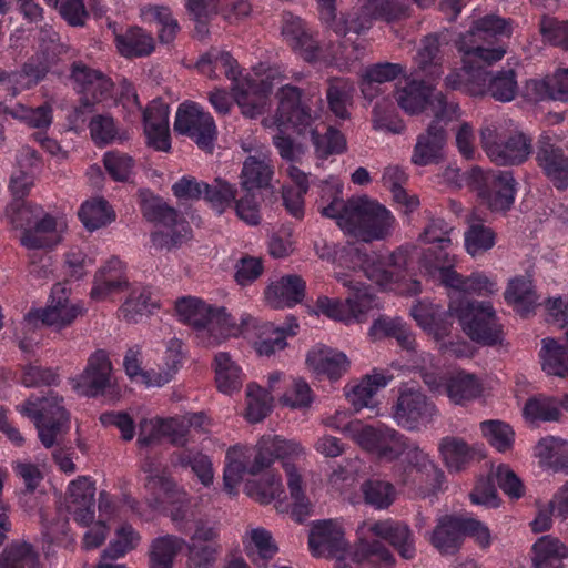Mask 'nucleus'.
Instances as JSON below:
<instances>
[{
  "label": "nucleus",
  "mask_w": 568,
  "mask_h": 568,
  "mask_svg": "<svg viewBox=\"0 0 568 568\" xmlns=\"http://www.w3.org/2000/svg\"><path fill=\"white\" fill-rule=\"evenodd\" d=\"M509 23L497 16H486L473 22L469 30L460 34L456 42L463 53V68L452 71L445 83L453 90H464L471 95L486 92V69L500 61L506 50L493 45L497 37H509Z\"/></svg>",
  "instance_id": "nucleus-1"
},
{
  "label": "nucleus",
  "mask_w": 568,
  "mask_h": 568,
  "mask_svg": "<svg viewBox=\"0 0 568 568\" xmlns=\"http://www.w3.org/2000/svg\"><path fill=\"white\" fill-rule=\"evenodd\" d=\"M374 537L388 541L404 559L416 555L415 539L410 528L392 519L362 521L356 528V545L353 559L369 568H393L396 560L389 549Z\"/></svg>",
  "instance_id": "nucleus-2"
},
{
  "label": "nucleus",
  "mask_w": 568,
  "mask_h": 568,
  "mask_svg": "<svg viewBox=\"0 0 568 568\" xmlns=\"http://www.w3.org/2000/svg\"><path fill=\"white\" fill-rule=\"evenodd\" d=\"M321 212L323 216L335 220L344 233L364 242L386 239L396 223L388 209L367 196L352 197L346 202L334 196Z\"/></svg>",
  "instance_id": "nucleus-3"
},
{
  "label": "nucleus",
  "mask_w": 568,
  "mask_h": 568,
  "mask_svg": "<svg viewBox=\"0 0 568 568\" xmlns=\"http://www.w3.org/2000/svg\"><path fill=\"white\" fill-rule=\"evenodd\" d=\"M304 453L305 449L300 442L285 439L277 435L263 436L258 440L255 452L245 446H233L226 453L225 490L230 495H234L245 473L257 474L270 467L276 458H297Z\"/></svg>",
  "instance_id": "nucleus-4"
},
{
  "label": "nucleus",
  "mask_w": 568,
  "mask_h": 568,
  "mask_svg": "<svg viewBox=\"0 0 568 568\" xmlns=\"http://www.w3.org/2000/svg\"><path fill=\"white\" fill-rule=\"evenodd\" d=\"M406 453L409 467L400 477L404 485H412L423 496L440 489L444 481V473L417 445H410L404 435L387 427L381 439L376 456L393 460Z\"/></svg>",
  "instance_id": "nucleus-5"
},
{
  "label": "nucleus",
  "mask_w": 568,
  "mask_h": 568,
  "mask_svg": "<svg viewBox=\"0 0 568 568\" xmlns=\"http://www.w3.org/2000/svg\"><path fill=\"white\" fill-rule=\"evenodd\" d=\"M277 126L283 136L280 142L311 141L321 142L324 134L325 142H345L346 136L336 128L325 124L313 128L311 111L302 101L298 88L285 84L280 88Z\"/></svg>",
  "instance_id": "nucleus-6"
},
{
  "label": "nucleus",
  "mask_w": 568,
  "mask_h": 568,
  "mask_svg": "<svg viewBox=\"0 0 568 568\" xmlns=\"http://www.w3.org/2000/svg\"><path fill=\"white\" fill-rule=\"evenodd\" d=\"M415 250L414 244H407L388 255L376 252L363 254L356 251L352 255L351 262L359 266L361 272L379 287L400 294L415 295L420 292V283L416 280H405L408 260Z\"/></svg>",
  "instance_id": "nucleus-7"
},
{
  "label": "nucleus",
  "mask_w": 568,
  "mask_h": 568,
  "mask_svg": "<svg viewBox=\"0 0 568 568\" xmlns=\"http://www.w3.org/2000/svg\"><path fill=\"white\" fill-rule=\"evenodd\" d=\"M62 400L53 394L42 398L31 396L16 407L22 416L33 422L38 438L45 448L61 444L70 430V416Z\"/></svg>",
  "instance_id": "nucleus-8"
},
{
  "label": "nucleus",
  "mask_w": 568,
  "mask_h": 568,
  "mask_svg": "<svg viewBox=\"0 0 568 568\" xmlns=\"http://www.w3.org/2000/svg\"><path fill=\"white\" fill-rule=\"evenodd\" d=\"M419 361L417 368L424 383L432 392L445 393L453 404L466 405L483 396L485 386L479 376L466 371H455L444 378L434 365L432 354L422 353Z\"/></svg>",
  "instance_id": "nucleus-9"
},
{
  "label": "nucleus",
  "mask_w": 568,
  "mask_h": 568,
  "mask_svg": "<svg viewBox=\"0 0 568 568\" xmlns=\"http://www.w3.org/2000/svg\"><path fill=\"white\" fill-rule=\"evenodd\" d=\"M410 315L417 325L432 336L443 354L466 357L471 354L468 343L460 339H447L453 327L450 306L442 311L440 306L427 300L417 301L410 308Z\"/></svg>",
  "instance_id": "nucleus-10"
},
{
  "label": "nucleus",
  "mask_w": 568,
  "mask_h": 568,
  "mask_svg": "<svg viewBox=\"0 0 568 568\" xmlns=\"http://www.w3.org/2000/svg\"><path fill=\"white\" fill-rule=\"evenodd\" d=\"M140 199L143 215L160 224V229L152 234L154 246L171 250L190 239L191 231L187 223L179 219L178 212L168 206L161 197L143 190L140 192Z\"/></svg>",
  "instance_id": "nucleus-11"
},
{
  "label": "nucleus",
  "mask_w": 568,
  "mask_h": 568,
  "mask_svg": "<svg viewBox=\"0 0 568 568\" xmlns=\"http://www.w3.org/2000/svg\"><path fill=\"white\" fill-rule=\"evenodd\" d=\"M450 313L473 341L488 345L501 342V325L489 302L452 301Z\"/></svg>",
  "instance_id": "nucleus-12"
},
{
  "label": "nucleus",
  "mask_w": 568,
  "mask_h": 568,
  "mask_svg": "<svg viewBox=\"0 0 568 568\" xmlns=\"http://www.w3.org/2000/svg\"><path fill=\"white\" fill-rule=\"evenodd\" d=\"M456 256L449 253H440L434 262L425 260V274L440 282L444 286L478 296H490L498 292L495 276L484 272H474L469 276H463L454 270Z\"/></svg>",
  "instance_id": "nucleus-13"
},
{
  "label": "nucleus",
  "mask_w": 568,
  "mask_h": 568,
  "mask_svg": "<svg viewBox=\"0 0 568 568\" xmlns=\"http://www.w3.org/2000/svg\"><path fill=\"white\" fill-rule=\"evenodd\" d=\"M148 491L154 496L148 500L152 513L159 511L162 504H169L166 515L172 524L181 531H185L193 518L191 497L171 478L165 475H150L145 484Z\"/></svg>",
  "instance_id": "nucleus-14"
},
{
  "label": "nucleus",
  "mask_w": 568,
  "mask_h": 568,
  "mask_svg": "<svg viewBox=\"0 0 568 568\" xmlns=\"http://www.w3.org/2000/svg\"><path fill=\"white\" fill-rule=\"evenodd\" d=\"M438 416V409L424 392L415 385H404L392 408L396 424L407 430H420Z\"/></svg>",
  "instance_id": "nucleus-15"
},
{
  "label": "nucleus",
  "mask_w": 568,
  "mask_h": 568,
  "mask_svg": "<svg viewBox=\"0 0 568 568\" xmlns=\"http://www.w3.org/2000/svg\"><path fill=\"white\" fill-rule=\"evenodd\" d=\"M471 183L483 203L493 212L509 210L515 201L516 181L510 172L474 168Z\"/></svg>",
  "instance_id": "nucleus-16"
},
{
  "label": "nucleus",
  "mask_w": 568,
  "mask_h": 568,
  "mask_svg": "<svg viewBox=\"0 0 568 568\" xmlns=\"http://www.w3.org/2000/svg\"><path fill=\"white\" fill-rule=\"evenodd\" d=\"M308 548L317 558L333 559L348 554L351 542L346 538V527L339 519L315 520L310 526Z\"/></svg>",
  "instance_id": "nucleus-17"
},
{
  "label": "nucleus",
  "mask_w": 568,
  "mask_h": 568,
  "mask_svg": "<svg viewBox=\"0 0 568 568\" xmlns=\"http://www.w3.org/2000/svg\"><path fill=\"white\" fill-rule=\"evenodd\" d=\"M173 130L196 142H212L217 138L213 116L193 101H185L178 106Z\"/></svg>",
  "instance_id": "nucleus-18"
},
{
  "label": "nucleus",
  "mask_w": 568,
  "mask_h": 568,
  "mask_svg": "<svg viewBox=\"0 0 568 568\" xmlns=\"http://www.w3.org/2000/svg\"><path fill=\"white\" fill-rule=\"evenodd\" d=\"M82 314V307L68 300L64 288L57 284L52 290L50 303L45 308L30 312L24 318L26 326H33L38 322L60 331L69 326Z\"/></svg>",
  "instance_id": "nucleus-19"
},
{
  "label": "nucleus",
  "mask_w": 568,
  "mask_h": 568,
  "mask_svg": "<svg viewBox=\"0 0 568 568\" xmlns=\"http://www.w3.org/2000/svg\"><path fill=\"white\" fill-rule=\"evenodd\" d=\"M449 43L445 32L430 33L420 40L413 59L412 77L428 81L437 80L444 73V47Z\"/></svg>",
  "instance_id": "nucleus-20"
},
{
  "label": "nucleus",
  "mask_w": 568,
  "mask_h": 568,
  "mask_svg": "<svg viewBox=\"0 0 568 568\" xmlns=\"http://www.w3.org/2000/svg\"><path fill=\"white\" fill-rule=\"evenodd\" d=\"M275 80L271 74L266 79L244 77L235 79L232 91L234 100L246 118H256L265 112L268 94L272 91Z\"/></svg>",
  "instance_id": "nucleus-21"
},
{
  "label": "nucleus",
  "mask_w": 568,
  "mask_h": 568,
  "mask_svg": "<svg viewBox=\"0 0 568 568\" xmlns=\"http://www.w3.org/2000/svg\"><path fill=\"white\" fill-rule=\"evenodd\" d=\"M426 79H409L404 85H399L395 91V99L398 106L407 114H418L424 111L426 105L433 108H444V94L436 92Z\"/></svg>",
  "instance_id": "nucleus-22"
},
{
  "label": "nucleus",
  "mask_w": 568,
  "mask_h": 568,
  "mask_svg": "<svg viewBox=\"0 0 568 568\" xmlns=\"http://www.w3.org/2000/svg\"><path fill=\"white\" fill-rule=\"evenodd\" d=\"M73 388L84 396L103 394L112 385V365L103 351L92 354L82 374L72 379Z\"/></svg>",
  "instance_id": "nucleus-23"
},
{
  "label": "nucleus",
  "mask_w": 568,
  "mask_h": 568,
  "mask_svg": "<svg viewBox=\"0 0 568 568\" xmlns=\"http://www.w3.org/2000/svg\"><path fill=\"white\" fill-rule=\"evenodd\" d=\"M72 79L75 83V90L80 94L82 105L87 110H93L97 103L106 99L111 93V80L102 72L81 62L73 64Z\"/></svg>",
  "instance_id": "nucleus-24"
},
{
  "label": "nucleus",
  "mask_w": 568,
  "mask_h": 568,
  "mask_svg": "<svg viewBox=\"0 0 568 568\" xmlns=\"http://www.w3.org/2000/svg\"><path fill=\"white\" fill-rule=\"evenodd\" d=\"M282 36L286 42L298 51L302 58L308 62L326 60L323 48L314 39L311 29L291 12L283 13Z\"/></svg>",
  "instance_id": "nucleus-25"
},
{
  "label": "nucleus",
  "mask_w": 568,
  "mask_h": 568,
  "mask_svg": "<svg viewBox=\"0 0 568 568\" xmlns=\"http://www.w3.org/2000/svg\"><path fill=\"white\" fill-rule=\"evenodd\" d=\"M305 364L316 377L337 381L347 373L351 362L345 353L324 344H316L307 352Z\"/></svg>",
  "instance_id": "nucleus-26"
},
{
  "label": "nucleus",
  "mask_w": 568,
  "mask_h": 568,
  "mask_svg": "<svg viewBox=\"0 0 568 568\" xmlns=\"http://www.w3.org/2000/svg\"><path fill=\"white\" fill-rule=\"evenodd\" d=\"M95 486L90 477L79 476L67 489L64 507L81 526H88L94 520Z\"/></svg>",
  "instance_id": "nucleus-27"
},
{
  "label": "nucleus",
  "mask_w": 568,
  "mask_h": 568,
  "mask_svg": "<svg viewBox=\"0 0 568 568\" xmlns=\"http://www.w3.org/2000/svg\"><path fill=\"white\" fill-rule=\"evenodd\" d=\"M128 287L125 265L119 258L112 257L97 271L90 297L95 302L108 301Z\"/></svg>",
  "instance_id": "nucleus-28"
},
{
  "label": "nucleus",
  "mask_w": 568,
  "mask_h": 568,
  "mask_svg": "<svg viewBox=\"0 0 568 568\" xmlns=\"http://www.w3.org/2000/svg\"><path fill=\"white\" fill-rule=\"evenodd\" d=\"M65 222L45 212L37 219L32 226L21 234V244L29 250L50 248L62 240Z\"/></svg>",
  "instance_id": "nucleus-29"
},
{
  "label": "nucleus",
  "mask_w": 568,
  "mask_h": 568,
  "mask_svg": "<svg viewBox=\"0 0 568 568\" xmlns=\"http://www.w3.org/2000/svg\"><path fill=\"white\" fill-rule=\"evenodd\" d=\"M253 324L254 318L246 313L241 314L240 318H235L224 307H216L209 336L204 338V345L214 347L229 338L243 336Z\"/></svg>",
  "instance_id": "nucleus-30"
},
{
  "label": "nucleus",
  "mask_w": 568,
  "mask_h": 568,
  "mask_svg": "<svg viewBox=\"0 0 568 568\" xmlns=\"http://www.w3.org/2000/svg\"><path fill=\"white\" fill-rule=\"evenodd\" d=\"M216 307L196 296H183L175 302L179 320L201 332L203 344L204 338L209 336Z\"/></svg>",
  "instance_id": "nucleus-31"
},
{
  "label": "nucleus",
  "mask_w": 568,
  "mask_h": 568,
  "mask_svg": "<svg viewBox=\"0 0 568 568\" xmlns=\"http://www.w3.org/2000/svg\"><path fill=\"white\" fill-rule=\"evenodd\" d=\"M168 437L175 445L185 444V426L179 418H149L140 423L138 443L141 446H149L161 438Z\"/></svg>",
  "instance_id": "nucleus-32"
},
{
  "label": "nucleus",
  "mask_w": 568,
  "mask_h": 568,
  "mask_svg": "<svg viewBox=\"0 0 568 568\" xmlns=\"http://www.w3.org/2000/svg\"><path fill=\"white\" fill-rule=\"evenodd\" d=\"M532 457L547 471L568 473V442L556 436L539 439L532 448Z\"/></svg>",
  "instance_id": "nucleus-33"
},
{
  "label": "nucleus",
  "mask_w": 568,
  "mask_h": 568,
  "mask_svg": "<svg viewBox=\"0 0 568 568\" xmlns=\"http://www.w3.org/2000/svg\"><path fill=\"white\" fill-rule=\"evenodd\" d=\"M283 467L286 474L288 489V513L294 520L301 523L311 515L313 503L305 480L296 466L288 462H284Z\"/></svg>",
  "instance_id": "nucleus-34"
},
{
  "label": "nucleus",
  "mask_w": 568,
  "mask_h": 568,
  "mask_svg": "<svg viewBox=\"0 0 568 568\" xmlns=\"http://www.w3.org/2000/svg\"><path fill=\"white\" fill-rule=\"evenodd\" d=\"M264 295L272 308L292 307L303 300L305 282L298 275L282 276L267 285Z\"/></svg>",
  "instance_id": "nucleus-35"
},
{
  "label": "nucleus",
  "mask_w": 568,
  "mask_h": 568,
  "mask_svg": "<svg viewBox=\"0 0 568 568\" xmlns=\"http://www.w3.org/2000/svg\"><path fill=\"white\" fill-rule=\"evenodd\" d=\"M246 493L260 504H274L278 513H288V500L282 479L273 473H266L258 480L247 483Z\"/></svg>",
  "instance_id": "nucleus-36"
},
{
  "label": "nucleus",
  "mask_w": 568,
  "mask_h": 568,
  "mask_svg": "<svg viewBox=\"0 0 568 568\" xmlns=\"http://www.w3.org/2000/svg\"><path fill=\"white\" fill-rule=\"evenodd\" d=\"M466 223L467 230L464 233V247L471 257L480 256L495 246L496 233L493 229L485 225L484 219L476 210L467 215Z\"/></svg>",
  "instance_id": "nucleus-37"
},
{
  "label": "nucleus",
  "mask_w": 568,
  "mask_h": 568,
  "mask_svg": "<svg viewBox=\"0 0 568 568\" xmlns=\"http://www.w3.org/2000/svg\"><path fill=\"white\" fill-rule=\"evenodd\" d=\"M160 307L153 291L146 286H134L119 308L120 316L129 323H139Z\"/></svg>",
  "instance_id": "nucleus-38"
},
{
  "label": "nucleus",
  "mask_w": 568,
  "mask_h": 568,
  "mask_svg": "<svg viewBox=\"0 0 568 568\" xmlns=\"http://www.w3.org/2000/svg\"><path fill=\"white\" fill-rule=\"evenodd\" d=\"M536 159L558 190H565L568 186V155L561 148L556 144H541Z\"/></svg>",
  "instance_id": "nucleus-39"
},
{
  "label": "nucleus",
  "mask_w": 568,
  "mask_h": 568,
  "mask_svg": "<svg viewBox=\"0 0 568 568\" xmlns=\"http://www.w3.org/2000/svg\"><path fill=\"white\" fill-rule=\"evenodd\" d=\"M568 560V546L552 535L538 538L531 547L534 568H564Z\"/></svg>",
  "instance_id": "nucleus-40"
},
{
  "label": "nucleus",
  "mask_w": 568,
  "mask_h": 568,
  "mask_svg": "<svg viewBox=\"0 0 568 568\" xmlns=\"http://www.w3.org/2000/svg\"><path fill=\"white\" fill-rule=\"evenodd\" d=\"M212 368L214 381L219 392L232 395L240 392L245 375L241 366L226 352H219L214 355Z\"/></svg>",
  "instance_id": "nucleus-41"
},
{
  "label": "nucleus",
  "mask_w": 568,
  "mask_h": 568,
  "mask_svg": "<svg viewBox=\"0 0 568 568\" xmlns=\"http://www.w3.org/2000/svg\"><path fill=\"white\" fill-rule=\"evenodd\" d=\"M334 276L343 286L354 291V294L349 296L352 323L364 321L371 311L379 308V301L369 293L367 287L359 286V282L353 275L344 271H335Z\"/></svg>",
  "instance_id": "nucleus-42"
},
{
  "label": "nucleus",
  "mask_w": 568,
  "mask_h": 568,
  "mask_svg": "<svg viewBox=\"0 0 568 568\" xmlns=\"http://www.w3.org/2000/svg\"><path fill=\"white\" fill-rule=\"evenodd\" d=\"M392 379L390 374L373 371L347 393V398L357 410L373 408L375 407V395L386 387Z\"/></svg>",
  "instance_id": "nucleus-43"
},
{
  "label": "nucleus",
  "mask_w": 568,
  "mask_h": 568,
  "mask_svg": "<svg viewBox=\"0 0 568 568\" xmlns=\"http://www.w3.org/2000/svg\"><path fill=\"white\" fill-rule=\"evenodd\" d=\"M297 324L291 323L285 326H275L265 323L260 327L254 348L261 356H272L287 346V338L297 333Z\"/></svg>",
  "instance_id": "nucleus-44"
},
{
  "label": "nucleus",
  "mask_w": 568,
  "mask_h": 568,
  "mask_svg": "<svg viewBox=\"0 0 568 568\" xmlns=\"http://www.w3.org/2000/svg\"><path fill=\"white\" fill-rule=\"evenodd\" d=\"M273 166L266 155L248 156L242 169L241 186L245 192L272 187Z\"/></svg>",
  "instance_id": "nucleus-45"
},
{
  "label": "nucleus",
  "mask_w": 568,
  "mask_h": 568,
  "mask_svg": "<svg viewBox=\"0 0 568 568\" xmlns=\"http://www.w3.org/2000/svg\"><path fill=\"white\" fill-rule=\"evenodd\" d=\"M462 516L445 515L438 518L429 541L440 554H453L462 544Z\"/></svg>",
  "instance_id": "nucleus-46"
},
{
  "label": "nucleus",
  "mask_w": 568,
  "mask_h": 568,
  "mask_svg": "<svg viewBox=\"0 0 568 568\" xmlns=\"http://www.w3.org/2000/svg\"><path fill=\"white\" fill-rule=\"evenodd\" d=\"M539 361L542 372L548 376L566 378L568 376V345L552 337L541 339Z\"/></svg>",
  "instance_id": "nucleus-47"
},
{
  "label": "nucleus",
  "mask_w": 568,
  "mask_h": 568,
  "mask_svg": "<svg viewBox=\"0 0 568 568\" xmlns=\"http://www.w3.org/2000/svg\"><path fill=\"white\" fill-rule=\"evenodd\" d=\"M506 302L521 316L530 314L538 304V296L529 276L509 280L504 293Z\"/></svg>",
  "instance_id": "nucleus-48"
},
{
  "label": "nucleus",
  "mask_w": 568,
  "mask_h": 568,
  "mask_svg": "<svg viewBox=\"0 0 568 568\" xmlns=\"http://www.w3.org/2000/svg\"><path fill=\"white\" fill-rule=\"evenodd\" d=\"M368 336L372 341L394 337L397 339L398 344L406 349H414L415 347L413 334L407 327V324L399 317L378 316L369 327Z\"/></svg>",
  "instance_id": "nucleus-49"
},
{
  "label": "nucleus",
  "mask_w": 568,
  "mask_h": 568,
  "mask_svg": "<svg viewBox=\"0 0 568 568\" xmlns=\"http://www.w3.org/2000/svg\"><path fill=\"white\" fill-rule=\"evenodd\" d=\"M185 546L186 541L175 535L154 538L149 549L150 568H173L175 557Z\"/></svg>",
  "instance_id": "nucleus-50"
},
{
  "label": "nucleus",
  "mask_w": 568,
  "mask_h": 568,
  "mask_svg": "<svg viewBox=\"0 0 568 568\" xmlns=\"http://www.w3.org/2000/svg\"><path fill=\"white\" fill-rule=\"evenodd\" d=\"M78 215L83 226L91 232L111 224L116 216L113 207L101 196L84 201Z\"/></svg>",
  "instance_id": "nucleus-51"
},
{
  "label": "nucleus",
  "mask_w": 568,
  "mask_h": 568,
  "mask_svg": "<svg viewBox=\"0 0 568 568\" xmlns=\"http://www.w3.org/2000/svg\"><path fill=\"white\" fill-rule=\"evenodd\" d=\"M196 67L202 74L211 79H215L220 73H223L226 78L235 82V79H239L240 74L236 61L231 54L217 49H211L204 53L199 59Z\"/></svg>",
  "instance_id": "nucleus-52"
},
{
  "label": "nucleus",
  "mask_w": 568,
  "mask_h": 568,
  "mask_svg": "<svg viewBox=\"0 0 568 568\" xmlns=\"http://www.w3.org/2000/svg\"><path fill=\"white\" fill-rule=\"evenodd\" d=\"M144 132L148 142H166L169 138V105L152 101L143 112Z\"/></svg>",
  "instance_id": "nucleus-53"
},
{
  "label": "nucleus",
  "mask_w": 568,
  "mask_h": 568,
  "mask_svg": "<svg viewBox=\"0 0 568 568\" xmlns=\"http://www.w3.org/2000/svg\"><path fill=\"white\" fill-rule=\"evenodd\" d=\"M119 52L123 57H144L154 50V39L151 33L140 27H132L124 34L115 37Z\"/></svg>",
  "instance_id": "nucleus-54"
},
{
  "label": "nucleus",
  "mask_w": 568,
  "mask_h": 568,
  "mask_svg": "<svg viewBox=\"0 0 568 568\" xmlns=\"http://www.w3.org/2000/svg\"><path fill=\"white\" fill-rule=\"evenodd\" d=\"M438 450L450 473H459L473 459V449L460 438L445 437L440 440Z\"/></svg>",
  "instance_id": "nucleus-55"
},
{
  "label": "nucleus",
  "mask_w": 568,
  "mask_h": 568,
  "mask_svg": "<svg viewBox=\"0 0 568 568\" xmlns=\"http://www.w3.org/2000/svg\"><path fill=\"white\" fill-rule=\"evenodd\" d=\"M0 568H40L38 552L27 541H12L0 556Z\"/></svg>",
  "instance_id": "nucleus-56"
},
{
  "label": "nucleus",
  "mask_w": 568,
  "mask_h": 568,
  "mask_svg": "<svg viewBox=\"0 0 568 568\" xmlns=\"http://www.w3.org/2000/svg\"><path fill=\"white\" fill-rule=\"evenodd\" d=\"M243 542L247 555L257 565L271 559L278 550L271 532L261 527L247 530Z\"/></svg>",
  "instance_id": "nucleus-57"
},
{
  "label": "nucleus",
  "mask_w": 568,
  "mask_h": 568,
  "mask_svg": "<svg viewBox=\"0 0 568 568\" xmlns=\"http://www.w3.org/2000/svg\"><path fill=\"white\" fill-rule=\"evenodd\" d=\"M450 226L443 219H433L429 221L423 233L419 235L418 241L428 244H439L442 251L439 253L427 252L420 260V268L425 272L424 262H434L435 257L440 253H447L445 250L452 244L450 234L453 232Z\"/></svg>",
  "instance_id": "nucleus-58"
},
{
  "label": "nucleus",
  "mask_w": 568,
  "mask_h": 568,
  "mask_svg": "<svg viewBox=\"0 0 568 568\" xmlns=\"http://www.w3.org/2000/svg\"><path fill=\"white\" fill-rule=\"evenodd\" d=\"M359 2L361 7L357 11L349 13L346 17L342 16L338 19L334 16V20L328 22L329 27L337 36L345 37L349 32L361 34L371 29L373 21L376 18L373 12L366 8V3H364V1Z\"/></svg>",
  "instance_id": "nucleus-59"
},
{
  "label": "nucleus",
  "mask_w": 568,
  "mask_h": 568,
  "mask_svg": "<svg viewBox=\"0 0 568 568\" xmlns=\"http://www.w3.org/2000/svg\"><path fill=\"white\" fill-rule=\"evenodd\" d=\"M37 156L29 148L24 149V154L18 159V169L12 173L10 180V190L17 200L26 196L33 186L32 168L37 163Z\"/></svg>",
  "instance_id": "nucleus-60"
},
{
  "label": "nucleus",
  "mask_w": 568,
  "mask_h": 568,
  "mask_svg": "<svg viewBox=\"0 0 568 568\" xmlns=\"http://www.w3.org/2000/svg\"><path fill=\"white\" fill-rule=\"evenodd\" d=\"M182 342L178 338H170L165 345V352L162 357V365L155 369L153 385L161 387L173 379L182 366Z\"/></svg>",
  "instance_id": "nucleus-61"
},
{
  "label": "nucleus",
  "mask_w": 568,
  "mask_h": 568,
  "mask_svg": "<svg viewBox=\"0 0 568 568\" xmlns=\"http://www.w3.org/2000/svg\"><path fill=\"white\" fill-rule=\"evenodd\" d=\"M486 155L497 165H518L531 153L530 144H483Z\"/></svg>",
  "instance_id": "nucleus-62"
},
{
  "label": "nucleus",
  "mask_w": 568,
  "mask_h": 568,
  "mask_svg": "<svg viewBox=\"0 0 568 568\" xmlns=\"http://www.w3.org/2000/svg\"><path fill=\"white\" fill-rule=\"evenodd\" d=\"M90 135L94 142L128 140L126 130L109 114L94 115L89 122Z\"/></svg>",
  "instance_id": "nucleus-63"
},
{
  "label": "nucleus",
  "mask_w": 568,
  "mask_h": 568,
  "mask_svg": "<svg viewBox=\"0 0 568 568\" xmlns=\"http://www.w3.org/2000/svg\"><path fill=\"white\" fill-rule=\"evenodd\" d=\"M140 542V532L130 524L123 523L115 528L114 536L103 555L111 559H118L135 549Z\"/></svg>",
  "instance_id": "nucleus-64"
}]
</instances>
